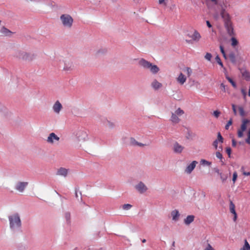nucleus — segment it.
I'll return each mask as SVG.
<instances>
[{"instance_id":"nucleus-7","label":"nucleus","mask_w":250,"mask_h":250,"mask_svg":"<svg viewBox=\"0 0 250 250\" xmlns=\"http://www.w3.org/2000/svg\"><path fill=\"white\" fill-rule=\"evenodd\" d=\"M64 66L63 68V70L65 71H71L74 68V65L71 60L69 59H65L63 61Z\"/></svg>"},{"instance_id":"nucleus-13","label":"nucleus","mask_w":250,"mask_h":250,"mask_svg":"<svg viewBox=\"0 0 250 250\" xmlns=\"http://www.w3.org/2000/svg\"><path fill=\"white\" fill-rule=\"evenodd\" d=\"M197 164V161H192L191 163H190L189 165L187 166V168L185 169V172L188 174L190 173L195 167Z\"/></svg>"},{"instance_id":"nucleus-59","label":"nucleus","mask_w":250,"mask_h":250,"mask_svg":"<svg viewBox=\"0 0 250 250\" xmlns=\"http://www.w3.org/2000/svg\"><path fill=\"white\" fill-rule=\"evenodd\" d=\"M248 137H249V139H250V129L248 131Z\"/></svg>"},{"instance_id":"nucleus-55","label":"nucleus","mask_w":250,"mask_h":250,"mask_svg":"<svg viewBox=\"0 0 250 250\" xmlns=\"http://www.w3.org/2000/svg\"><path fill=\"white\" fill-rule=\"evenodd\" d=\"M220 49L221 53H223L225 51L224 47L222 45L220 46Z\"/></svg>"},{"instance_id":"nucleus-4","label":"nucleus","mask_w":250,"mask_h":250,"mask_svg":"<svg viewBox=\"0 0 250 250\" xmlns=\"http://www.w3.org/2000/svg\"><path fill=\"white\" fill-rule=\"evenodd\" d=\"M16 57L26 61H32L34 59V55L22 51H19L16 53Z\"/></svg>"},{"instance_id":"nucleus-3","label":"nucleus","mask_w":250,"mask_h":250,"mask_svg":"<svg viewBox=\"0 0 250 250\" xmlns=\"http://www.w3.org/2000/svg\"><path fill=\"white\" fill-rule=\"evenodd\" d=\"M60 21L64 27L70 29L72 27L74 20L69 14H63L61 15L60 16Z\"/></svg>"},{"instance_id":"nucleus-9","label":"nucleus","mask_w":250,"mask_h":250,"mask_svg":"<svg viewBox=\"0 0 250 250\" xmlns=\"http://www.w3.org/2000/svg\"><path fill=\"white\" fill-rule=\"evenodd\" d=\"M220 15L222 19H223L225 24H229V22H230V18L229 15L228 13L225 10V9L222 8L220 13Z\"/></svg>"},{"instance_id":"nucleus-33","label":"nucleus","mask_w":250,"mask_h":250,"mask_svg":"<svg viewBox=\"0 0 250 250\" xmlns=\"http://www.w3.org/2000/svg\"><path fill=\"white\" fill-rule=\"evenodd\" d=\"M229 58L232 62H233V63L235 62L236 58H235V56L234 53H230L229 55Z\"/></svg>"},{"instance_id":"nucleus-48","label":"nucleus","mask_w":250,"mask_h":250,"mask_svg":"<svg viewBox=\"0 0 250 250\" xmlns=\"http://www.w3.org/2000/svg\"><path fill=\"white\" fill-rule=\"evenodd\" d=\"M218 140H215L213 143V146L216 149H217L218 144Z\"/></svg>"},{"instance_id":"nucleus-17","label":"nucleus","mask_w":250,"mask_h":250,"mask_svg":"<svg viewBox=\"0 0 250 250\" xmlns=\"http://www.w3.org/2000/svg\"><path fill=\"white\" fill-rule=\"evenodd\" d=\"M171 215L173 221H177L179 220L180 217V213L178 210L175 209L171 211Z\"/></svg>"},{"instance_id":"nucleus-1","label":"nucleus","mask_w":250,"mask_h":250,"mask_svg":"<svg viewBox=\"0 0 250 250\" xmlns=\"http://www.w3.org/2000/svg\"><path fill=\"white\" fill-rule=\"evenodd\" d=\"M139 64L145 69L149 70L153 74H157L160 70L159 68L144 59H141L139 61Z\"/></svg>"},{"instance_id":"nucleus-16","label":"nucleus","mask_w":250,"mask_h":250,"mask_svg":"<svg viewBox=\"0 0 250 250\" xmlns=\"http://www.w3.org/2000/svg\"><path fill=\"white\" fill-rule=\"evenodd\" d=\"M68 173V169L63 168L61 167L60 168L57 172V174L58 175L62 176L63 177H66Z\"/></svg>"},{"instance_id":"nucleus-44","label":"nucleus","mask_w":250,"mask_h":250,"mask_svg":"<svg viewBox=\"0 0 250 250\" xmlns=\"http://www.w3.org/2000/svg\"><path fill=\"white\" fill-rule=\"evenodd\" d=\"M232 109L233 112V113L235 115H237V110H236V106L234 104H232Z\"/></svg>"},{"instance_id":"nucleus-42","label":"nucleus","mask_w":250,"mask_h":250,"mask_svg":"<svg viewBox=\"0 0 250 250\" xmlns=\"http://www.w3.org/2000/svg\"><path fill=\"white\" fill-rule=\"evenodd\" d=\"M232 120L230 119L228 121V122L227 123V125L225 126L226 129L228 130L229 128V126L231 125H232Z\"/></svg>"},{"instance_id":"nucleus-47","label":"nucleus","mask_w":250,"mask_h":250,"mask_svg":"<svg viewBox=\"0 0 250 250\" xmlns=\"http://www.w3.org/2000/svg\"><path fill=\"white\" fill-rule=\"evenodd\" d=\"M220 114V112L218 110H215L213 112V115L216 117L218 118Z\"/></svg>"},{"instance_id":"nucleus-60","label":"nucleus","mask_w":250,"mask_h":250,"mask_svg":"<svg viewBox=\"0 0 250 250\" xmlns=\"http://www.w3.org/2000/svg\"><path fill=\"white\" fill-rule=\"evenodd\" d=\"M143 243H145L146 242V240L145 239H144L142 240Z\"/></svg>"},{"instance_id":"nucleus-63","label":"nucleus","mask_w":250,"mask_h":250,"mask_svg":"<svg viewBox=\"0 0 250 250\" xmlns=\"http://www.w3.org/2000/svg\"><path fill=\"white\" fill-rule=\"evenodd\" d=\"M223 57H224V58L225 59H227V56H226V55H224V56H223Z\"/></svg>"},{"instance_id":"nucleus-49","label":"nucleus","mask_w":250,"mask_h":250,"mask_svg":"<svg viewBox=\"0 0 250 250\" xmlns=\"http://www.w3.org/2000/svg\"><path fill=\"white\" fill-rule=\"evenodd\" d=\"M226 152L228 154L229 157H230L231 152V148L230 147H227L226 148Z\"/></svg>"},{"instance_id":"nucleus-10","label":"nucleus","mask_w":250,"mask_h":250,"mask_svg":"<svg viewBox=\"0 0 250 250\" xmlns=\"http://www.w3.org/2000/svg\"><path fill=\"white\" fill-rule=\"evenodd\" d=\"M52 108L55 113L59 114L62 108V106L59 101H57L53 104Z\"/></svg>"},{"instance_id":"nucleus-19","label":"nucleus","mask_w":250,"mask_h":250,"mask_svg":"<svg viewBox=\"0 0 250 250\" xmlns=\"http://www.w3.org/2000/svg\"><path fill=\"white\" fill-rule=\"evenodd\" d=\"M186 77L182 73H181L177 78V82L181 85L186 82Z\"/></svg>"},{"instance_id":"nucleus-14","label":"nucleus","mask_w":250,"mask_h":250,"mask_svg":"<svg viewBox=\"0 0 250 250\" xmlns=\"http://www.w3.org/2000/svg\"><path fill=\"white\" fill-rule=\"evenodd\" d=\"M235 206L232 201L230 202L229 204V209L230 212L234 215L233 221H235L237 219V213L235 211Z\"/></svg>"},{"instance_id":"nucleus-35","label":"nucleus","mask_w":250,"mask_h":250,"mask_svg":"<svg viewBox=\"0 0 250 250\" xmlns=\"http://www.w3.org/2000/svg\"><path fill=\"white\" fill-rule=\"evenodd\" d=\"M241 93L243 95V99L244 100H246V97H247V92L246 91V89L242 88L241 89Z\"/></svg>"},{"instance_id":"nucleus-38","label":"nucleus","mask_w":250,"mask_h":250,"mask_svg":"<svg viewBox=\"0 0 250 250\" xmlns=\"http://www.w3.org/2000/svg\"><path fill=\"white\" fill-rule=\"evenodd\" d=\"M132 207V205L129 204H124L123 206V208L125 210H129Z\"/></svg>"},{"instance_id":"nucleus-29","label":"nucleus","mask_w":250,"mask_h":250,"mask_svg":"<svg viewBox=\"0 0 250 250\" xmlns=\"http://www.w3.org/2000/svg\"><path fill=\"white\" fill-rule=\"evenodd\" d=\"M226 79L228 80V81L231 84V85H232V86L234 87V88H236L237 86H236V83L233 81V80L230 78V77H228V76H226Z\"/></svg>"},{"instance_id":"nucleus-18","label":"nucleus","mask_w":250,"mask_h":250,"mask_svg":"<svg viewBox=\"0 0 250 250\" xmlns=\"http://www.w3.org/2000/svg\"><path fill=\"white\" fill-rule=\"evenodd\" d=\"M190 37L193 41L198 42L200 40L201 36L200 33L197 30H195Z\"/></svg>"},{"instance_id":"nucleus-36","label":"nucleus","mask_w":250,"mask_h":250,"mask_svg":"<svg viewBox=\"0 0 250 250\" xmlns=\"http://www.w3.org/2000/svg\"><path fill=\"white\" fill-rule=\"evenodd\" d=\"M231 45L232 46H235L237 45L238 42L237 40L235 38H232L231 39Z\"/></svg>"},{"instance_id":"nucleus-20","label":"nucleus","mask_w":250,"mask_h":250,"mask_svg":"<svg viewBox=\"0 0 250 250\" xmlns=\"http://www.w3.org/2000/svg\"><path fill=\"white\" fill-rule=\"evenodd\" d=\"M194 216L192 215H188L185 219H184V223L187 225H188L190 223H191L194 220Z\"/></svg>"},{"instance_id":"nucleus-40","label":"nucleus","mask_w":250,"mask_h":250,"mask_svg":"<svg viewBox=\"0 0 250 250\" xmlns=\"http://www.w3.org/2000/svg\"><path fill=\"white\" fill-rule=\"evenodd\" d=\"M211 57H212V55L209 53H206V54L205 56V59L209 61H210Z\"/></svg>"},{"instance_id":"nucleus-23","label":"nucleus","mask_w":250,"mask_h":250,"mask_svg":"<svg viewBox=\"0 0 250 250\" xmlns=\"http://www.w3.org/2000/svg\"><path fill=\"white\" fill-rule=\"evenodd\" d=\"M0 32L2 35L4 36H8L11 33V32L10 30L5 28L4 27H3L1 28Z\"/></svg>"},{"instance_id":"nucleus-25","label":"nucleus","mask_w":250,"mask_h":250,"mask_svg":"<svg viewBox=\"0 0 250 250\" xmlns=\"http://www.w3.org/2000/svg\"><path fill=\"white\" fill-rule=\"evenodd\" d=\"M227 28L228 32L229 35H232L233 34V30L230 24V22H229V24H225Z\"/></svg>"},{"instance_id":"nucleus-50","label":"nucleus","mask_w":250,"mask_h":250,"mask_svg":"<svg viewBox=\"0 0 250 250\" xmlns=\"http://www.w3.org/2000/svg\"><path fill=\"white\" fill-rule=\"evenodd\" d=\"M216 156L220 159H222L223 157L222 154L219 151L216 152Z\"/></svg>"},{"instance_id":"nucleus-45","label":"nucleus","mask_w":250,"mask_h":250,"mask_svg":"<svg viewBox=\"0 0 250 250\" xmlns=\"http://www.w3.org/2000/svg\"><path fill=\"white\" fill-rule=\"evenodd\" d=\"M241 171H242L243 172V174L245 175V176H249L250 175V172H245L244 171V167H241Z\"/></svg>"},{"instance_id":"nucleus-2","label":"nucleus","mask_w":250,"mask_h":250,"mask_svg":"<svg viewBox=\"0 0 250 250\" xmlns=\"http://www.w3.org/2000/svg\"><path fill=\"white\" fill-rule=\"evenodd\" d=\"M10 228L12 229L20 228L21 226V222L20 215L15 213L8 216Z\"/></svg>"},{"instance_id":"nucleus-39","label":"nucleus","mask_w":250,"mask_h":250,"mask_svg":"<svg viewBox=\"0 0 250 250\" xmlns=\"http://www.w3.org/2000/svg\"><path fill=\"white\" fill-rule=\"evenodd\" d=\"M216 140H218V141L220 142L221 143H223V138L220 132L218 133L217 139Z\"/></svg>"},{"instance_id":"nucleus-21","label":"nucleus","mask_w":250,"mask_h":250,"mask_svg":"<svg viewBox=\"0 0 250 250\" xmlns=\"http://www.w3.org/2000/svg\"><path fill=\"white\" fill-rule=\"evenodd\" d=\"M151 86L155 90H158L162 86V84L156 80H154L151 83Z\"/></svg>"},{"instance_id":"nucleus-27","label":"nucleus","mask_w":250,"mask_h":250,"mask_svg":"<svg viewBox=\"0 0 250 250\" xmlns=\"http://www.w3.org/2000/svg\"><path fill=\"white\" fill-rule=\"evenodd\" d=\"M219 175L222 183H224L228 179V174L221 173H219Z\"/></svg>"},{"instance_id":"nucleus-22","label":"nucleus","mask_w":250,"mask_h":250,"mask_svg":"<svg viewBox=\"0 0 250 250\" xmlns=\"http://www.w3.org/2000/svg\"><path fill=\"white\" fill-rule=\"evenodd\" d=\"M250 121L248 119H244L242 121V123L241 125V127L239 129L242 130V131H245L247 127V124L249 123Z\"/></svg>"},{"instance_id":"nucleus-24","label":"nucleus","mask_w":250,"mask_h":250,"mask_svg":"<svg viewBox=\"0 0 250 250\" xmlns=\"http://www.w3.org/2000/svg\"><path fill=\"white\" fill-rule=\"evenodd\" d=\"M239 250H250V245L246 239L244 241V245Z\"/></svg>"},{"instance_id":"nucleus-28","label":"nucleus","mask_w":250,"mask_h":250,"mask_svg":"<svg viewBox=\"0 0 250 250\" xmlns=\"http://www.w3.org/2000/svg\"><path fill=\"white\" fill-rule=\"evenodd\" d=\"M184 71L185 72H186L188 77H189L192 73V69L190 67H186L185 69H184Z\"/></svg>"},{"instance_id":"nucleus-8","label":"nucleus","mask_w":250,"mask_h":250,"mask_svg":"<svg viewBox=\"0 0 250 250\" xmlns=\"http://www.w3.org/2000/svg\"><path fill=\"white\" fill-rule=\"evenodd\" d=\"M77 137L80 142H84L88 140V135L84 131H79L77 134Z\"/></svg>"},{"instance_id":"nucleus-56","label":"nucleus","mask_w":250,"mask_h":250,"mask_svg":"<svg viewBox=\"0 0 250 250\" xmlns=\"http://www.w3.org/2000/svg\"><path fill=\"white\" fill-rule=\"evenodd\" d=\"M246 143H247L248 144H250V139H249V137H248V138L246 139Z\"/></svg>"},{"instance_id":"nucleus-46","label":"nucleus","mask_w":250,"mask_h":250,"mask_svg":"<svg viewBox=\"0 0 250 250\" xmlns=\"http://www.w3.org/2000/svg\"><path fill=\"white\" fill-rule=\"evenodd\" d=\"M204 250H215L209 244H208L207 247Z\"/></svg>"},{"instance_id":"nucleus-32","label":"nucleus","mask_w":250,"mask_h":250,"mask_svg":"<svg viewBox=\"0 0 250 250\" xmlns=\"http://www.w3.org/2000/svg\"><path fill=\"white\" fill-rule=\"evenodd\" d=\"M106 52V50L105 49H101L97 51L95 54L97 56H100L101 54H103Z\"/></svg>"},{"instance_id":"nucleus-26","label":"nucleus","mask_w":250,"mask_h":250,"mask_svg":"<svg viewBox=\"0 0 250 250\" xmlns=\"http://www.w3.org/2000/svg\"><path fill=\"white\" fill-rule=\"evenodd\" d=\"M130 144L132 146H144L143 144L141 143H139L137 142L134 139L131 138L130 140Z\"/></svg>"},{"instance_id":"nucleus-52","label":"nucleus","mask_w":250,"mask_h":250,"mask_svg":"<svg viewBox=\"0 0 250 250\" xmlns=\"http://www.w3.org/2000/svg\"><path fill=\"white\" fill-rule=\"evenodd\" d=\"M232 146L233 147H235L236 146V142L234 139L232 140Z\"/></svg>"},{"instance_id":"nucleus-61","label":"nucleus","mask_w":250,"mask_h":250,"mask_svg":"<svg viewBox=\"0 0 250 250\" xmlns=\"http://www.w3.org/2000/svg\"><path fill=\"white\" fill-rule=\"evenodd\" d=\"M213 2H215V3H216V1L218 0H211Z\"/></svg>"},{"instance_id":"nucleus-43","label":"nucleus","mask_w":250,"mask_h":250,"mask_svg":"<svg viewBox=\"0 0 250 250\" xmlns=\"http://www.w3.org/2000/svg\"><path fill=\"white\" fill-rule=\"evenodd\" d=\"M244 131H242V130L238 129L237 131V135L239 138H242L243 136V132Z\"/></svg>"},{"instance_id":"nucleus-12","label":"nucleus","mask_w":250,"mask_h":250,"mask_svg":"<svg viewBox=\"0 0 250 250\" xmlns=\"http://www.w3.org/2000/svg\"><path fill=\"white\" fill-rule=\"evenodd\" d=\"M28 185V182H18L16 185V189L19 192H22Z\"/></svg>"},{"instance_id":"nucleus-31","label":"nucleus","mask_w":250,"mask_h":250,"mask_svg":"<svg viewBox=\"0 0 250 250\" xmlns=\"http://www.w3.org/2000/svg\"><path fill=\"white\" fill-rule=\"evenodd\" d=\"M238 110L240 116L242 117H244L245 115V113L243 107L241 106H239Z\"/></svg>"},{"instance_id":"nucleus-57","label":"nucleus","mask_w":250,"mask_h":250,"mask_svg":"<svg viewBox=\"0 0 250 250\" xmlns=\"http://www.w3.org/2000/svg\"><path fill=\"white\" fill-rule=\"evenodd\" d=\"M165 0H159V3L160 4H163V3H164Z\"/></svg>"},{"instance_id":"nucleus-58","label":"nucleus","mask_w":250,"mask_h":250,"mask_svg":"<svg viewBox=\"0 0 250 250\" xmlns=\"http://www.w3.org/2000/svg\"><path fill=\"white\" fill-rule=\"evenodd\" d=\"M214 170H215V172L218 173L219 175V173H221V172H220V171H219V170L218 168H215L214 169Z\"/></svg>"},{"instance_id":"nucleus-30","label":"nucleus","mask_w":250,"mask_h":250,"mask_svg":"<svg viewBox=\"0 0 250 250\" xmlns=\"http://www.w3.org/2000/svg\"><path fill=\"white\" fill-rule=\"evenodd\" d=\"M65 219L66 220L67 224L68 225H69L70 224V218H71L70 213L69 212H66L65 214Z\"/></svg>"},{"instance_id":"nucleus-51","label":"nucleus","mask_w":250,"mask_h":250,"mask_svg":"<svg viewBox=\"0 0 250 250\" xmlns=\"http://www.w3.org/2000/svg\"><path fill=\"white\" fill-rule=\"evenodd\" d=\"M220 86H221V88L222 89V90L224 92H226V86L225 85L222 83L220 85Z\"/></svg>"},{"instance_id":"nucleus-53","label":"nucleus","mask_w":250,"mask_h":250,"mask_svg":"<svg viewBox=\"0 0 250 250\" xmlns=\"http://www.w3.org/2000/svg\"><path fill=\"white\" fill-rule=\"evenodd\" d=\"M206 23L208 27L210 28L212 27L211 24L208 21H206Z\"/></svg>"},{"instance_id":"nucleus-6","label":"nucleus","mask_w":250,"mask_h":250,"mask_svg":"<svg viewBox=\"0 0 250 250\" xmlns=\"http://www.w3.org/2000/svg\"><path fill=\"white\" fill-rule=\"evenodd\" d=\"M60 139L59 137H58L55 133L52 132L50 133L46 139V142L49 144L53 145L55 143L59 142Z\"/></svg>"},{"instance_id":"nucleus-15","label":"nucleus","mask_w":250,"mask_h":250,"mask_svg":"<svg viewBox=\"0 0 250 250\" xmlns=\"http://www.w3.org/2000/svg\"><path fill=\"white\" fill-rule=\"evenodd\" d=\"M184 149V147L178 143H175L173 145V150L175 153H180Z\"/></svg>"},{"instance_id":"nucleus-5","label":"nucleus","mask_w":250,"mask_h":250,"mask_svg":"<svg viewBox=\"0 0 250 250\" xmlns=\"http://www.w3.org/2000/svg\"><path fill=\"white\" fill-rule=\"evenodd\" d=\"M184 114V111L180 108H178L174 113H172L170 121L174 124H178L180 119L179 117Z\"/></svg>"},{"instance_id":"nucleus-41","label":"nucleus","mask_w":250,"mask_h":250,"mask_svg":"<svg viewBox=\"0 0 250 250\" xmlns=\"http://www.w3.org/2000/svg\"><path fill=\"white\" fill-rule=\"evenodd\" d=\"M237 178V173L236 172H234L233 173V177H232V182L233 184H234L236 181V179Z\"/></svg>"},{"instance_id":"nucleus-62","label":"nucleus","mask_w":250,"mask_h":250,"mask_svg":"<svg viewBox=\"0 0 250 250\" xmlns=\"http://www.w3.org/2000/svg\"><path fill=\"white\" fill-rule=\"evenodd\" d=\"M222 54H223V56L226 55L225 51L223 53H222Z\"/></svg>"},{"instance_id":"nucleus-37","label":"nucleus","mask_w":250,"mask_h":250,"mask_svg":"<svg viewBox=\"0 0 250 250\" xmlns=\"http://www.w3.org/2000/svg\"><path fill=\"white\" fill-rule=\"evenodd\" d=\"M215 60L222 67H223V64L222 62H221V59L218 56H217L215 57Z\"/></svg>"},{"instance_id":"nucleus-34","label":"nucleus","mask_w":250,"mask_h":250,"mask_svg":"<svg viewBox=\"0 0 250 250\" xmlns=\"http://www.w3.org/2000/svg\"><path fill=\"white\" fill-rule=\"evenodd\" d=\"M242 75L247 80H249L250 79V74L249 72L245 71L243 72Z\"/></svg>"},{"instance_id":"nucleus-11","label":"nucleus","mask_w":250,"mask_h":250,"mask_svg":"<svg viewBox=\"0 0 250 250\" xmlns=\"http://www.w3.org/2000/svg\"><path fill=\"white\" fill-rule=\"evenodd\" d=\"M135 188L140 193L146 192L147 189V187L142 182H140L138 184L136 185Z\"/></svg>"},{"instance_id":"nucleus-54","label":"nucleus","mask_w":250,"mask_h":250,"mask_svg":"<svg viewBox=\"0 0 250 250\" xmlns=\"http://www.w3.org/2000/svg\"><path fill=\"white\" fill-rule=\"evenodd\" d=\"M201 162L203 164H210L208 161H206L205 160H201Z\"/></svg>"}]
</instances>
